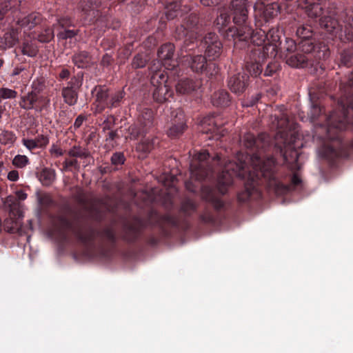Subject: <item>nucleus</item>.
<instances>
[{
  "label": "nucleus",
  "mask_w": 353,
  "mask_h": 353,
  "mask_svg": "<svg viewBox=\"0 0 353 353\" xmlns=\"http://www.w3.org/2000/svg\"><path fill=\"white\" fill-rule=\"evenodd\" d=\"M246 70L250 73L251 76L257 77L262 72V68L259 63L251 62L247 63Z\"/></svg>",
  "instance_id": "f704fd0d"
},
{
  "label": "nucleus",
  "mask_w": 353,
  "mask_h": 353,
  "mask_svg": "<svg viewBox=\"0 0 353 353\" xmlns=\"http://www.w3.org/2000/svg\"><path fill=\"white\" fill-rule=\"evenodd\" d=\"M97 7V2L93 0H81L78 6V10L81 12V16L85 21L92 23L99 16Z\"/></svg>",
  "instance_id": "9d476101"
},
{
  "label": "nucleus",
  "mask_w": 353,
  "mask_h": 353,
  "mask_svg": "<svg viewBox=\"0 0 353 353\" xmlns=\"http://www.w3.org/2000/svg\"><path fill=\"white\" fill-rule=\"evenodd\" d=\"M22 1L23 0H6L5 7L9 10H17L20 7Z\"/></svg>",
  "instance_id": "a18cd8bd"
},
{
  "label": "nucleus",
  "mask_w": 353,
  "mask_h": 353,
  "mask_svg": "<svg viewBox=\"0 0 353 353\" xmlns=\"http://www.w3.org/2000/svg\"><path fill=\"white\" fill-rule=\"evenodd\" d=\"M84 117L81 115L79 116L74 123V130H79L80 127L83 125V123L84 121Z\"/></svg>",
  "instance_id": "6e6d98bb"
},
{
  "label": "nucleus",
  "mask_w": 353,
  "mask_h": 353,
  "mask_svg": "<svg viewBox=\"0 0 353 353\" xmlns=\"http://www.w3.org/2000/svg\"><path fill=\"white\" fill-rule=\"evenodd\" d=\"M269 125L272 130H280L278 132H298L299 131V125L293 120H289L286 114L283 112H280L279 115H272Z\"/></svg>",
  "instance_id": "423d86ee"
},
{
  "label": "nucleus",
  "mask_w": 353,
  "mask_h": 353,
  "mask_svg": "<svg viewBox=\"0 0 353 353\" xmlns=\"http://www.w3.org/2000/svg\"><path fill=\"white\" fill-rule=\"evenodd\" d=\"M201 82L198 79L184 78L180 79L176 85V91L181 94H188L198 90Z\"/></svg>",
  "instance_id": "f3484780"
},
{
  "label": "nucleus",
  "mask_w": 353,
  "mask_h": 353,
  "mask_svg": "<svg viewBox=\"0 0 353 353\" xmlns=\"http://www.w3.org/2000/svg\"><path fill=\"white\" fill-rule=\"evenodd\" d=\"M209 157L208 152L206 151L201 152L196 154L190 163V170L191 176L197 180H202L207 176V171L205 168V161Z\"/></svg>",
  "instance_id": "0eeeda50"
},
{
  "label": "nucleus",
  "mask_w": 353,
  "mask_h": 353,
  "mask_svg": "<svg viewBox=\"0 0 353 353\" xmlns=\"http://www.w3.org/2000/svg\"><path fill=\"white\" fill-rule=\"evenodd\" d=\"M349 25L353 28V10H352V14H350L348 19H347Z\"/></svg>",
  "instance_id": "69168bd1"
},
{
  "label": "nucleus",
  "mask_w": 353,
  "mask_h": 353,
  "mask_svg": "<svg viewBox=\"0 0 353 353\" xmlns=\"http://www.w3.org/2000/svg\"><path fill=\"white\" fill-rule=\"evenodd\" d=\"M191 69L194 72H202L206 68V59L202 55H196L191 57L189 61Z\"/></svg>",
  "instance_id": "bb28decb"
},
{
  "label": "nucleus",
  "mask_w": 353,
  "mask_h": 353,
  "mask_svg": "<svg viewBox=\"0 0 353 353\" xmlns=\"http://www.w3.org/2000/svg\"><path fill=\"white\" fill-rule=\"evenodd\" d=\"M249 0H232L231 8L233 14V21L237 26L235 28H229L226 35L231 37L236 41L251 40L254 45L260 46L266 41V32L259 29L253 32L250 26L246 24L248 17Z\"/></svg>",
  "instance_id": "f257e3e1"
},
{
  "label": "nucleus",
  "mask_w": 353,
  "mask_h": 353,
  "mask_svg": "<svg viewBox=\"0 0 353 353\" xmlns=\"http://www.w3.org/2000/svg\"><path fill=\"white\" fill-rule=\"evenodd\" d=\"M275 70L276 67L274 65H268L267 68L265 70L264 74L265 76H271Z\"/></svg>",
  "instance_id": "052dcab7"
},
{
  "label": "nucleus",
  "mask_w": 353,
  "mask_h": 353,
  "mask_svg": "<svg viewBox=\"0 0 353 353\" xmlns=\"http://www.w3.org/2000/svg\"><path fill=\"white\" fill-rule=\"evenodd\" d=\"M8 179L10 181H16L19 179V172L17 170H12L8 174Z\"/></svg>",
  "instance_id": "4d7b16f0"
},
{
  "label": "nucleus",
  "mask_w": 353,
  "mask_h": 353,
  "mask_svg": "<svg viewBox=\"0 0 353 353\" xmlns=\"http://www.w3.org/2000/svg\"><path fill=\"white\" fill-rule=\"evenodd\" d=\"M41 21L40 14L38 13H32L27 17L19 19L18 24L24 28L31 30Z\"/></svg>",
  "instance_id": "b1692460"
},
{
  "label": "nucleus",
  "mask_w": 353,
  "mask_h": 353,
  "mask_svg": "<svg viewBox=\"0 0 353 353\" xmlns=\"http://www.w3.org/2000/svg\"><path fill=\"white\" fill-rule=\"evenodd\" d=\"M72 61L78 68H83L89 65L91 59L88 52H81L73 56Z\"/></svg>",
  "instance_id": "cd10ccee"
},
{
  "label": "nucleus",
  "mask_w": 353,
  "mask_h": 353,
  "mask_svg": "<svg viewBox=\"0 0 353 353\" xmlns=\"http://www.w3.org/2000/svg\"><path fill=\"white\" fill-rule=\"evenodd\" d=\"M54 37V32L51 29H48L46 30V34L44 36L39 35V40L41 42H48L50 41Z\"/></svg>",
  "instance_id": "09e8293b"
},
{
  "label": "nucleus",
  "mask_w": 353,
  "mask_h": 353,
  "mask_svg": "<svg viewBox=\"0 0 353 353\" xmlns=\"http://www.w3.org/2000/svg\"><path fill=\"white\" fill-rule=\"evenodd\" d=\"M114 119L113 117H109L105 119L99 125L100 130L105 132L106 130H111L112 132H114L112 130V127L114 125Z\"/></svg>",
  "instance_id": "58836bf2"
},
{
  "label": "nucleus",
  "mask_w": 353,
  "mask_h": 353,
  "mask_svg": "<svg viewBox=\"0 0 353 353\" xmlns=\"http://www.w3.org/2000/svg\"><path fill=\"white\" fill-rule=\"evenodd\" d=\"M261 98L260 94H256L254 96L252 97L250 100L245 101L242 103L243 106L250 107L253 106Z\"/></svg>",
  "instance_id": "8fccbe9b"
},
{
  "label": "nucleus",
  "mask_w": 353,
  "mask_h": 353,
  "mask_svg": "<svg viewBox=\"0 0 353 353\" xmlns=\"http://www.w3.org/2000/svg\"><path fill=\"white\" fill-rule=\"evenodd\" d=\"M160 61V60L154 61L150 66L151 81L152 83H154L155 82L158 83L159 80L162 81L163 82L166 81V77L164 71L161 70L163 63H161Z\"/></svg>",
  "instance_id": "4be33fe9"
},
{
  "label": "nucleus",
  "mask_w": 353,
  "mask_h": 353,
  "mask_svg": "<svg viewBox=\"0 0 353 353\" xmlns=\"http://www.w3.org/2000/svg\"><path fill=\"white\" fill-rule=\"evenodd\" d=\"M312 34V28L308 26H300L296 30V35L303 41H309Z\"/></svg>",
  "instance_id": "473e14b6"
},
{
  "label": "nucleus",
  "mask_w": 353,
  "mask_h": 353,
  "mask_svg": "<svg viewBox=\"0 0 353 353\" xmlns=\"http://www.w3.org/2000/svg\"><path fill=\"white\" fill-rule=\"evenodd\" d=\"M29 162L28 157L25 155L18 154L12 160L13 165L19 168H24Z\"/></svg>",
  "instance_id": "4c0bfd02"
},
{
  "label": "nucleus",
  "mask_w": 353,
  "mask_h": 353,
  "mask_svg": "<svg viewBox=\"0 0 353 353\" xmlns=\"http://www.w3.org/2000/svg\"><path fill=\"white\" fill-rule=\"evenodd\" d=\"M188 126L184 112L181 109H176L171 112L170 132H181L186 130Z\"/></svg>",
  "instance_id": "a211bd4d"
},
{
  "label": "nucleus",
  "mask_w": 353,
  "mask_h": 353,
  "mask_svg": "<svg viewBox=\"0 0 353 353\" xmlns=\"http://www.w3.org/2000/svg\"><path fill=\"white\" fill-rule=\"evenodd\" d=\"M3 203L4 208L11 214H14V211L19 208V203L17 200L12 196L6 197L3 199Z\"/></svg>",
  "instance_id": "2f4dec72"
},
{
  "label": "nucleus",
  "mask_w": 353,
  "mask_h": 353,
  "mask_svg": "<svg viewBox=\"0 0 353 353\" xmlns=\"http://www.w3.org/2000/svg\"><path fill=\"white\" fill-rule=\"evenodd\" d=\"M243 139L246 148H252L256 144V141L255 140L253 134H245Z\"/></svg>",
  "instance_id": "37998d69"
},
{
  "label": "nucleus",
  "mask_w": 353,
  "mask_h": 353,
  "mask_svg": "<svg viewBox=\"0 0 353 353\" xmlns=\"http://www.w3.org/2000/svg\"><path fill=\"white\" fill-rule=\"evenodd\" d=\"M249 77L245 72L238 73L231 77L228 81L230 90L236 94L243 93L248 85Z\"/></svg>",
  "instance_id": "dca6fc26"
},
{
  "label": "nucleus",
  "mask_w": 353,
  "mask_h": 353,
  "mask_svg": "<svg viewBox=\"0 0 353 353\" xmlns=\"http://www.w3.org/2000/svg\"><path fill=\"white\" fill-rule=\"evenodd\" d=\"M59 25L61 26L62 28L66 29L68 27L71 26L72 21L70 19L68 18H62L59 21Z\"/></svg>",
  "instance_id": "5fc2aeb1"
},
{
  "label": "nucleus",
  "mask_w": 353,
  "mask_h": 353,
  "mask_svg": "<svg viewBox=\"0 0 353 353\" xmlns=\"http://www.w3.org/2000/svg\"><path fill=\"white\" fill-rule=\"evenodd\" d=\"M123 98V94L121 92H116L110 95L109 99V108L114 107Z\"/></svg>",
  "instance_id": "79ce46f5"
},
{
  "label": "nucleus",
  "mask_w": 353,
  "mask_h": 353,
  "mask_svg": "<svg viewBox=\"0 0 353 353\" xmlns=\"http://www.w3.org/2000/svg\"><path fill=\"white\" fill-rule=\"evenodd\" d=\"M327 4L325 0H300L299 6L305 9L308 17L316 18L323 14V8Z\"/></svg>",
  "instance_id": "4468645a"
},
{
  "label": "nucleus",
  "mask_w": 353,
  "mask_h": 353,
  "mask_svg": "<svg viewBox=\"0 0 353 353\" xmlns=\"http://www.w3.org/2000/svg\"><path fill=\"white\" fill-rule=\"evenodd\" d=\"M221 0H201V3L205 6H213L217 5Z\"/></svg>",
  "instance_id": "bf43d9fd"
},
{
  "label": "nucleus",
  "mask_w": 353,
  "mask_h": 353,
  "mask_svg": "<svg viewBox=\"0 0 353 353\" xmlns=\"http://www.w3.org/2000/svg\"><path fill=\"white\" fill-rule=\"evenodd\" d=\"M23 145L28 149L32 150L39 146V142L34 139H23Z\"/></svg>",
  "instance_id": "3c124183"
},
{
  "label": "nucleus",
  "mask_w": 353,
  "mask_h": 353,
  "mask_svg": "<svg viewBox=\"0 0 353 353\" xmlns=\"http://www.w3.org/2000/svg\"><path fill=\"white\" fill-rule=\"evenodd\" d=\"M108 89L105 86H96L92 91L94 97V105L95 106V112H101L105 108H109L110 94Z\"/></svg>",
  "instance_id": "ddd939ff"
},
{
  "label": "nucleus",
  "mask_w": 353,
  "mask_h": 353,
  "mask_svg": "<svg viewBox=\"0 0 353 353\" xmlns=\"http://www.w3.org/2000/svg\"><path fill=\"white\" fill-rule=\"evenodd\" d=\"M174 47L171 43H166L163 45L158 50V58L163 62L164 68L167 70H172L174 66L175 63L172 60L174 54Z\"/></svg>",
  "instance_id": "6ab92c4d"
},
{
  "label": "nucleus",
  "mask_w": 353,
  "mask_h": 353,
  "mask_svg": "<svg viewBox=\"0 0 353 353\" xmlns=\"http://www.w3.org/2000/svg\"><path fill=\"white\" fill-rule=\"evenodd\" d=\"M286 63L292 68H303L307 61L305 54H296L286 56Z\"/></svg>",
  "instance_id": "a878e982"
},
{
  "label": "nucleus",
  "mask_w": 353,
  "mask_h": 353,
  "mask_svg": "<svg viewBox=\"0 0 353 353\" xmlns=\"http://www.w3.org/2000/svg\"><path fill=\"white\" fill-rule=\"evenodd\" d=\"M38 97L37 94L31 92L26 96L21 97L20 106L23 109L30 110L33 108L34 103L37 101Z\"/></svg>",
  "instance_id": "c85d7f7f"
},
{
  "label": "nucleus",
  "mask_w": 353,
  "mask_h": 353,
  "mask_svg": "<svg viewBox=\"0 0 353 353\" xmlns=\"http://www.w3.org/2000/svg\"><path fill=\"white\" fill-rule=\"evenodd\" d=\"M17 96V92L14 90L7 88H0V101L5 99H15Z\"/></svg>",
  "instance_id": "c9c22d12"
},
{
  "label": "nucleus",
  "mask_w": 353,
  "mask_h": 353,
  "mask_svg": "<svg viewBox=\"0 0 353 353\" xmlns=\"http://www.w3.org/2000/svg\"><path fill=\"white\" fill-rule=\"evenodd\" d=\"M284 49L289 53L294 52L296 49L295 41L291 39H286Z\"/></svg>",
  "instance_id": "c03bdc74"
},
{
  "label": "nucleus",
  "mask_w": 353,
  "mask_h": 353,
  "mask_svg": "<svg viewBox=\"0 0 353 353\" xmlns=\"http://www.w3.org/2000/svg\"><path fill=\"white\" fill-rule=\"evenodd\" d=\"M250 160L253 168L258 172L256 177H259L261 175L265 178H268L270 180V185H279L272 176V172L275 165V161L272 157L268 158L265 160H261V157L257 154H254L250 157Z\"/></svg>",
  "instance_id": "39448f33"
},
{
  "label": "nucleus",
  "mask_w": 353,
  "mask_h": 353,
  "mask_svg": "<svg viewBox=\"0 0 353 353\" xmlns=\"http://www.w3.org/2000/svg\"><path fill=\"white\" fill-rule=\"evenodd\" d=\"M79 33L78 30H68V29H64L62 31H60L57 34V37L59 39H72L74 38L75 36H77Z\"/></svg>",
  "instance_id": "e433bc0d"
},
{
  "label": "nucleus",
  "mask_w": 353,
  "mask_h": 353,
  "mask_svg": "<svg viewBox=\"0 0 353 353\" xmlns=\"http://www.w3.org/2000/svg\"><path fill=\"white\" fill-rule=\"evenodd\" d=\"M230 101L229 94L225 90L214 92L212 98V104L217 107H225L229 105Z\"/></svg>",
  "instance_id": "393cba45"
},
{
  "label": "nucleus",
  "mask_w": 353,
  "mask_h": 353,
  "mask_svg": "<svg viewBox=\"0 0 353 353\" xmlns=\"http://www.w3.org/2000/svg\"><path fill=\"white\" fill-rule=\"evenodd\" d=\"M70 75V72L68 69H62L59 73V77L61 79H65L67 78H68Z\"/></svg>",
  "instance_id": "680f3d73"
},
{
  "label": "nucleus",
  "mask_w": 353,
  "mask_h": 353,
  "mask_svg": "<svg viewBox=\"0 0 353 353\" xmlns=\"http://www.w3.org/2000/svg\"><path fill=\"white\" fill-rule=\"evenodd\" d=\"M348 94L353 95V82L350 83L348 86Z\"/></svg>",
  "instance_id": "774afa93"
},
{
  "label": "nucleus",
  "mask_w": 353,
  "mask_h": 353,
  "mask_svg": "<svg viewBox=\"0 0 353 353\" xmlns=\"http://www.w3.org/2000/svg\"><path fill=\"white\" fill-rule=\"evenodd\" d=\"M325 12L326 14L320 19L321 27L331 34L337 32L340 26L338 20L334 18L335 12L326 11Z\"/></svg>",
  "instance_id": "aec40b11"
},
{
  "label": "nucleus",
  "mask_w": 353,
  "mask_h": 353,
  "mask_svg": "<svg viewBox=\"0 0 353 353\" xmlns=\"http://www.w3.org/2000/svg\"><path fill=\"white\" fill-rule=\"evenodd\" d=\"M41 176L48 180L46 183H50V182H52L54 180V174L51 170H45L43 171V172L41 174Z\"/></svg>",
  "instance_id": "603ef678"
},
{
  "label": "nucleus",
  "mask_w": 353,
  "mask_h": 353,
  "mask_svg": "<svg viewBox=\"0 0 353 353\" xmlns=\"http://www.w3.org/2000/svg\"><path fill=\"white\" fill-rule=\"evenodd\" d=\"M81 85V81L76 77H72L68 85L62 90V97L64 101L69 105L76 104L78 99L77 90Z\"/></svg>",
  "instance_id": "f8f14e48"
},
{
  "label": "nucleus",
  "mask_w": 353,
  "mask_h": 353,
  "mask_svg": "<svg viewBox=\"0 0 353 353\" xmlns=\"http://www.w3.org/2000/svg\"><path fill=\"white\" fill-rule=\"evenodd\" d=\"M162 81H159L156 88L153 91V98L159 103H163L168 101L173 95V92L170 88L164 84Z\"/></svg>",
  "instance_id": "412c9836"
},
{
  "label": "nucleus",
  "mask_w": 353,
  "mask_h": 353,
  "mask_svg": "<svg viewBox=\"0 0 353 353\" xmlns=\"http://www.w3.org/2000/svg\"><path fill=\"white\" fill-rule=\"evenodd\" d=\"M198 23V17L195 13H191L185 18L183 23L176 29V37L178 39H184L185 44L188 46L193 43L196 39V32Z\"/></svg>",
  "instance_id": "20e7f679"
},
{
  "label": "nucleus",
  "mask_w": 353,
  "mask_h": 353,
  "mask_svg": "<svg viewBox=\"0 0 353 353\" xmlns=\"http://www.w3.org/2000/svg\"><path fill=\"white\" fill-rule=\"evenodd\" d=\"M302 51L305 53H310L314 50V45L310 41H302L300 43Z\"/></svg>",
  "instance_id": "49530a36"
},
{
  "label": "nucleus",
  "mask_w": 353,
  "mask_h": 353,
  "mask_svg": "<svg viewBox=\"0 0 353 353\" xmlns=\"http://www.w3.org/2000/svg\"><path fill=\"white\" fill-rule=\"evenodd\" d=\"M18 41L17 31L12 30L0 37V49L4 50L12 47Z\"/></svg>",
  "instance_id": "5701e85b"
},
{
  "label": "nucleus",
  "mask_w": 353,
  "mask_h": 353,
  "mask_svg": "<svg viewBox=\"0 0 353 353\" xmlns=\"http://www.w3.org/2000/svg\"><path fill=\"white\" fill-rule=\"evenodd\" d=\"M112 163L114 165H120L124 163V156L123 154L117 152L111 157Z\"/></svg>",
  "instance_id": "de8ad7c7"
},
{
  "label": "nucleus",
  "mask_w": 353,
  "mask_h": 353,
  "mask_svg": "<svg viewBox=\"0 0 353 353\" xmlns=\"http://www.w3.org/2000/svg\"><path fill=\"white\" fill-rule=\"evenodd\" d=\"M256 14L263 17L265 21L276 16L279 12L280 7L276 3L265 4L261 1H257L254 6Z\"/></svg>",
  "instance_id": "2eb2a0df"
},
{
  "label": "nucleus",
  "mask_w": 353,
  "mask_h": 353,
  "mask_svg": "<svg viewBox=\"0 0 353 353\" xmlns=\"http://www.w3.org/2000/svg\"><path fill=\"white\" fill-rule=\"evenodd\" d=\"M252 194V191L247 188L245 192L239 195V199L241 201H245L247 200Z\"/></svg>",
  "instance_id": "13d9d810"
},
{
  "label": "nucleus",
  "mask_w": 353,
  "mask_h": 353,
  "mask_svg": "<svg viewBox=\"0 0 353 353\" xmlns=\"http://www.w3.org/2000/svg\"><path fill=\"white\" fill-rule=\"evenodd\" d=\"M303 144H296L295 143H284L283 148L281 146V152H283V159L285 163L288 165L291 170L299 169V166L297 164L299 157V152L295 150L296 147H302Z\"/></svg>",
  "instance_id": "1a4fd4ad"
},
{
  "label": "nucleus",
  "mask_w": 353,
  "mask_h": 353,
  "mask_svg": "<svg viewBox=\"0 0 353 353\" xmlns=\"http://www.w3.org/2000/svg\"><path fill=\"white\" fill-rule=\"evenodd\" d=\"M230 21V17L225 8L219 9V15L216 20V24L221 30L225 28Z\"/></svg>",
  "instance_id": "c756f323"
},
{
  "label": "nucleus",
  "mask_w": 353,
  "mask_h": 353,
  "mask_svg": "<svg viewBox=\"0 0 353 353\" xmlns=\"http://www.w3.org/2000/svg\"><path fill=\"white\" fill-rule=\"evenodd\" d=\"M267 43L263 47V57H274L276 54L277 43L280 41L279 30L273 28L266 32Z\"/></svg>",
  "instance_id": "9b49d317"
},
{
  "label": "nucleus",
  "mask_w": 353,
  "mask_h": 353,
  "mask_svg": "<svg viewBox=\"0 0 353 353\" xmlns=\"http://www.w3.org/2000/svg\"><path fill=\"white\" fill-rule=\"evenodd\" d=\"M181 5L179 3L174 2L170 3L168 8L167 11L165 12L166 17L168 19H173L174 17H176L181 13V10L180 9Z\"/></svg>",
  "instance_id": "7c9ffc66"
},
{
  "label": "nucleus",
  "mask_w": 353,
  "mask_h": 353,
  "mask_svg": "<svg viewBox=\"0 0 353 353\" xmlns=\"http://www.w3.org/2000/svg\"><path fill=\"white\" fill-rule=\"evenodd\" d=\"M23 68H14L13 72H12V76H17V75L19 74L20 72L21 71H23Z\"/></svg>",
  "instance_id": "338daca9"
},
{
  "label": "nucleus",
  "mask_w": 353,
  "mask_h": 353,
  "mask_svg": "<svg viewBox=\"0 0 353 353\" xmlns=\"http://www.w3.org/2000/svg\"><path fill=\"white\" fill-rule=\"evenodd\" d=\"M17 196L19 200L22 201L26 199L27 198V194L21 190L17 192Z\"/></svg>",
  "instance_id": "e2e57ef3"
},
{
  "label": "nucleus",
  "mask_w": 353,
  "mask_h": 353,
  "mask_svg": "<svg viewBox=\"0 0 353 353\" xmlns=\"http://www.w3.org/2000/svg\"><path fill=\"white\" fill-rule=\"evenodd\" d=\"M321 108L317 105H312L311 106L310 113L308 114L309 119L311 122H313L314 120L317 119V117L321 113Z\"/></svg>",
  "instance_id": "a19ab883"
},
{
  "label": "nucleus",
  "mask_w": 353,
  "mask_h": 353,
  "mask_svg": "<svg viewBox=\"0 0 353 353\" xmlns=\"http://www.w3.org/2000/svg\"><path fill=\"white\" fill-rule=\"evenodd\" d=\"M248 156L239 153L237 160L239 163L229 162L225 165L224 170L218 178V188L221 194L226 192V188L233 182L234 176L244 178L247 172L246 160Z\"/></svg>",
  "instance_id": "7ed1b4c3"
},
{
  "label": "nucleus",
  "mask_w": 353,
  "mask_h": 353,
  "mask_svg": "<svg viewBox=\"0 0 353 353\" xmlns=\"http://www.w3.org/2000/svg\"><path fill=\"white\" fill-rule=\"evenodd\" d=\"M301 180L300 179V178L294 174L292 179V182L294 185H298L301 183Z\"/></svg>",
  "instance_id": "0e129e2a"
},
{
  "label": "nucleus",
  "mask_w": 353,
  "mask_h": 353,
  "mask_svg": "<svg viewBox=\"0 0 353 353\" xmlns=\"http://www.w3.org/2000/svg\"><path fill=\"white\" fill-rule=\"evenodd\" d=\"M207 56L211 59L219 58L222 52V43L215 33L210 32L202 41Z\"/></svg>",
  "instance_id": "6e6552de"
},
{
  "label": "nucleus",
  "mask_w": 353,
  "mask_h": 353,
  "mask_svg": "<svg viewBox=\"0 0 353 353\" xmlns=\"http://www.w3.org/2000/svg\"><path fill=\"white\" fill-rule=\"evenodd\" d=\"M146 64V59L141 54L136 55L132 60V65L134 68H143Z\"/></svg>",
  "instance_id": "ea45409f"
},
{
  "label": "nucleus",
  "mask_w": 353,
  "mask_h": 353,
  "mask_svg": "<svg viewBox=\"0 0 353 353\" xmlns=\"http://www.w3.org/2000/svg\"><path fill=\"white\" fill-rule=\"evenodd\" d=\"M346 98L345 101L342 99L338 104V108L341 112L342 117L339 116L336 112H333L326 117L325 123L323 127L327 132H331L334 130L353 131L352 127L353 123L350 121V118L353 117V99H348V97Z\"/></svg>",
  "instance_id": "f03ea898"
},
{
  "label": "nucleus",
  "mask_w": 353,
  "mask_h": 353,
  "mask_svg": "<svg viewBox=\"0 0 353 353\" xmlns=\"http://www.w3.org/2000/svg\"><path fill=\"white\" fill-rule=\"evenodd\" d=\"M217 120L214 117H208L206 118H204L202 121V125H211L213 124L214 125H216Z\"/></svg>",
  "instance_id": "864d4df0"
},
{
  "label": "nucleus",
  "mask_w": 353,
  "mask_h": 353,
  "mask_svg": "<svg viewBox=\"0 0 353 353\" xmlns=\"http://www.w3.org/2000/svg\"><path fill=\"white\" fill-rule=\"evenodd\" d=\"M22 53L30 57H35L38 52L37 47L31 42H26L22 47Z\"/></svg>",
  "instance_id": "72a5a7b5"
}]
</instances>
